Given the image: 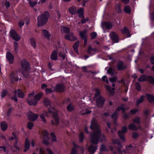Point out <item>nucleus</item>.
I'll return each instance as SVG.
<instances>
[{
	"instance_id": "nucleus-46",
	"label": "nucleus",
	"mask_w": 154,
	"mask_h": 154,
	"mask_svg": "<svg viewBox=\"0 0 154 154\" xmlns=\"http://www.w3.org/2000/svg\"><path fill=\"white\" fill-rule=\"evenodd\" d=\"M14 49L15 51L17 52L19 48L18 43L17 42H14Z\"/></svg>"
},
{
	"instance_id": "nucleus-58",
	"label": "nucleus",
	"mask_w": 154,
	"mask_h": 154,
	"mask_svg": "<svg viewBox=\"0 0 154 154\" xmlns=\"http://www.w3.org/2000/svg\"><path fill=\"white\" fill-rule=\"evenodd\" d=\"M139 136L138 134L136 132H134L132 134V137L134 139H136Z\"/></svg>"
},
{
	"instance_id": "nucleus-2",
	"label": "nucleus",
	"mask_w": 154,
	"mask_h": 154,
	"mask_svg": "<svg viewBox=\"0 0 154 154\" xmlns=\"http://www.w3.org/2000/svg\"><path fill=\"white\" fill-rule=\"evenodd\" d=\"M43 103L45 106L48 107V110L49 113L52 114L53 117L54 121L51 120V122L53 125H57L59 123V119L57 114V112L53 111L54 110V108L53 106L51 105V101L48 98H45L43 101Z\"/></svg>"
},
{
	"instance_id": "nucleus-43",
	"label": "nucleus",
	"mask_w": 154,
	"mask_h": 154,
	"mask_svg": "<svg viewBox=\"0 0 154 154\" xmlns=\"http://www.w3.org/2000/svg\"><path fill=\"white\" fill-rule=\"evenodd\" d=\"M42 133L43 137H45L46 139H49L50 138L48 136V133L46 130H43L42 131Z\"/></svg>"
},
{
	"instance_id": "nucleus-36",
	"label": "nucleus",
	"mask_w": 154,
	"mask_h": 154,
	"mask_svg": "<svg viewBox=\"0 0 154 154\" xmlns=\"http://www.w3.org/2000/svg\"><path fill=\"white\" fill-rule=\"evenodd\" d=\"M147 80L149 82L154 85V78L151 76H147Z\"/></svg>"
},
{
	"instance_id": "nucleus-64",
	"label": "nucleus",
	"mask_w": 154,
	"mask_h": 154,
	"mask_svg": "<svg viewBox=\"0 0 154 154\" xmlns=\"http://www.w3.org/2000/svg\"><path fill=\"white\" fill-rule=\"evenodd\" d=\"M110 82L114 83L116 82L117 80V78L116 77L111 78L109 79Z\"/></svg>"
},
{
	"instance_id": "nucleus-11",
	"label": "nucleus",
	"mask_w": 154,
	"mask_h": 154,
	"mask_svg": "<svg viewBox=\"0 0 154 154\" xmlns=\"http://www.w3.org/2000/svg\"><path fill=\"white\" fill-rule=\"evenodd\" d=\"M54 91L62 92L64 91L65 86L63 84H60L56 85L54 88Z\"/></svg>"
},
{
	"instance_id": "nucleus-34",
	"label": "nucleus",
	"mask_w": 154,
	"mask_h": 154,
	"mask_svg": "<svg viewBox=\"0 0 154 154\" xmlns=\"http://www.w3.org/2000/svg\"><path fill=\"white\" fill-rule=\"evenodd\" d=\"M67 109L68 112H72L74 109V106L72 103H69L67 106Z\"/></svg>"
},
{
	"instance_id": "nucleus-62",
	"label": "nucleus",
	"mask_w": 154,
	"mask_h": 154,
	"mask_svg": "<svg viewBox=\"0 0 154 154\" xmlns=\"http://www.w3.org/2000/svg\"><path fill=\"white\" fill-rule=\"evenodd\" d=\"M83 112H82V114L83 115L87 114L90 113L91 112V111H89L87 109H85L83 111Z\"/></svg>"
},
{
	"instance_id": "nucleus-19",
	"label": "nucleus",
	"mask_w": 154,
	"mask_h": 154,
	"mask_svg": "<svg viewBox=\"0 0 154 154\" xmlns=\"http://www.w3.org/2000/svg\"><path fill=\"white\" fill-rule=\"evenodd\" d=\"M105 88L106 90L112 96H113L114 94V91L115 89L114 88H112L111 87L108 85H106Z\"/></svg>"
},
{
	"instance_id": "nucleus-20",
	"label": "nucleus",
	"mask_w": 154,
	"mask_h": 154,
	"mask_svg": "<svg viewBox=\"0 0 154 154\" xmlns=\"http://www.w3.org/2000/svg\"><path fill=\"white\" fill-rule=\"evenodd\" d=\"M122 33L127 36V37H130L131 35L128 29L126 27H124L123 30L122 31Z\"/></svg>"
},
{
	"instance_id": "nucleus-37",
	"label": "nucleus",
	"mask_w": 154,
	"mask_h": 154,
	"mask_svg": "<svg viewBox=\"0 0 154 154\" xmlns=\"http://www.w3.org/2000/svg\"><path fill=\"white\" fill-rule=\"evenodd\" d=\"M115 8L117 12L119 13H121L122 12L121 9V6L120 4H117L116 5Z\"/></svg>"
},
{
	"instance_id": "nucleus-56",
	"label": "nucleus",
	"mask_w": 154,
	"mask_h": 154,
	"mask_svg": "<svg viewBox=\"0 0 154 154\" xmlns=\"http://www.w3.org/2000/svg\"><path fill=\"white\" fill-rule=\"evenodd\" d=\"M29 3L32 7H33L37 4V2H32L30 1L29 2Z\"/></svg>"
},
{
	"instance_id": "nucleus-52",
	"label": "nucleus",
	"mask_w": 154,
	"mask_h": 154,
	"mask_svg": "<svg viewBox=\"0 0 154 154\" xmlns=\"http://www.w3.org/2000/svg\"><path fill=\"white\" fill-rule=\"evenodd\" d=\"M124 106H125L124 104H122L120 106L117 107L116 109L115 112H117L118 111H120L122 110V109Z\"/></svg>"
},
{
	"instance_id": "nucleus-1",
	"label": "nucleus",
	"mask_w": 154,
	"mask_h": 154,
	"mask_svg": "<svg viewBox=\"0 0 154 154\" xmlns=\"http://www.w3.org/2000/svg\"><path fill=\"white\" fill-rule=\"evenodd\" d=\"M90 128L94 131L93 132L91 133L90 134L91 143L97 144L99 140L101 142L106 141V137L101 133L99 126L95 118H93L91 122Z\"/></svg>"
},
{
	"instance_id": "nucleus-35",
	"label": "nucleus",
	"mask_w": 154,
	"mask_h": 154,
	"mask_svg": "<svg viewBox=\"0 0 154 154\" xmlns=\"http://www.w3.org/2000/svg\"><path fill=\"white\" fill-rule=\"evenodd\" d=\"M42 32L46 38L48 39H50V37L51 36V35H50L48 32L45 29H43L42 30Z\"/></svg>"
},
{
	"instance_id": "nucleus-41",
	"label": "nucleus",
	"mask_w": 154,
	"mask_h": 154,
	"mask_svg": "<svg viewBox=\"0 0 154 154\" xmlns=\"http://www.w3.org/2000/svg\"><path fill=\"white\" fill-rule=\"evenodd\" d=\"M77 14H79V17H80L84 18V16L83 15V9L82 8H80L77 13Z\"/></svg>"
},
{
	"instance_id": "nucleus-54",
	"label": "nucleus",
	"mask_w": 154,
	"mask_h": 154,
	"mask_svg": "<svg viewBox=\"0 0 154 154\" xmlns=\"http://www.w3.org/2000/svg\"><path fill=\"white\" fill-rule=\"evenodd\" d=\"M97 34L95 32H93L91 33L90 36L91 37V39H92L95 38L97 36Z\"/></svg>"
},
{
	"instance_id": "nucleus-40",
	"label": "nucleus",
	"mask_w": 154,
	"mask_h": 154,
	"mask_svg": "<svg viewBox=\"0 0 154 154\" xmlns=\"http://www.w3.org/2000/svg\"><path fill=\"white\" fill-rule=\"evenodd\" d=\"M30 43L32 46L34 48H36V42L35 39L33 38H31L30 39Z\"/></svg>"
},
{
	"instance_id": "nucleus-10",
	"label": "nucleus",
	"mask_w": 154,
	"mask_h": 154,
	"mask_svg": "<svg viewBox=\"0 0 154 154\" xmlns=\"http://www.w3.org/2000/svg\"><path fill=\"white\" fill-rule=\"evenodd\" d=\"M127 65L124 64L123 61L119 60L118 63L116 68L118 70H123L127 68Z\"/></svg>"
},
{
	"instance_id": "nucleus-17",
	"label": "nucleus",
	"mask_w": 154,
	"mask_h": 154,
	"mask_svg": "<svg viewBox=\"0 0 154 154\" xmlns=\"http://www.w3.org/2000/svg\"><path fill=\"white\" fill-rule=\"evenodd\" d=\"M97 149V146L93 144L90 145L88 148V151L91 153L89 154H94Z\"/></svg>"
},
{
	"instance_id": "nucleus-38",
	"label": "nucleus",
	"mask_w": 154,
	"mask_h": 154,
	"mask_svg": "<svg viewBox=\"0 0 154 154\" xmlns=\"http://www.w3.org/2000/svg\"><path fill=\"white\" fill-rule=\"evenodd\" d=\"M96 93L95 94V95L93 98V100H95V99L99 97L100 96V91L98 89L96 88L95 89Z\"/></svg>"
},
{
	"instance_id": "nucleus-44",
	"label": "nucleus",
	"mask_w": 154,
	"mask_h": 154,
	"mask_svg": "<svg viewBox=\"0 0 154 154\" xmlns=\"http://www.w3.org/2000/svg\"><path fill=\"white\" fill-rule=\"evenodd\" d=\"M118 115V113L116 112H115L111 116V118L114 120V121H115L117 119Z\"/></svg>"
},
{
	"instance_id": "nucleus-61",
	"label": "nucleus",
	"mask_w": 154,
	"mask_h": 154,
	"mask_svg": "<svg viewBox=\"0 0 154 154\" xmlns=\"http://www.w3.org/2000/svg\"><path fill=\"white\" fill-rule=\"evenodd\" d=\"M102 80L104 82H105L106 83H109V81L107 78V77L106 75H104L102 78Z\"/></svg>"
},
{
	"instance_id": "nucleus-15",
	"label": "nucleus",
	"mask_w": 154,
	"mask_h": 154,
	"mask_svg": "<svg viewBox=\"0 0 154 154\" xmlns=\"http://www.w3.org/2000/svg\"><path fill=\"white\" fill-rule=\"evenodd\" d=\"M122 147H119L118 148H116V146L114 147V148L115 149H116V150H115V149H114L113 147L109 146V148L110 149V150L113 152L114 154H116L117 153V151H118L119 154H123L121 150V149Z\"/></svg>"
},
{
	"instance_id": "nucleus-53",
	"label": "nucleus",
	"mask_w": 154,
	"mask_h": 154,
	"mask_svg": "<svg viewBox=\"0 0 154 154\" xmlns=\"http://www.w3.org/2000/svg\"><path fill=\"white\" fill-rule=\"evenodd\" d=\"M49 139H46L45 137H44L43 140V143L46 145L49 144V143L48 140Z\"/></svg>"
},
{
	"instance_id": "nucleus-50",
	"label": "nucleus",
	"mask_w": 154,
	"mask_h": 154,
	"mask_svg": "<svg viewBox=\"0 0 154 154\" xmlns=\"http://www.w3.org/2000/svg\"><path fill=\"white\" fill-rule=\"evenodd\" d=\"M7 93V91L6 90L4 89L3 90L1 93V97L2 98L6 96Z\"/></svg>"
},
{
	"instance_id": "nucleus-18",
	"label": "nucleus",
	"mask_w": 154,
	"mask_h": 154,
	"mask_svg": "<svg viewBox=\"0 0 154 154\" xmlns=\"http://www.w3.org/2000/svg\"><path fill=\"white\" fill-rule=\"evenodd\" d=\"M112 143L116 145V146H114H114H116L117 148L122 147V146L121 145L120 142L118 139H112Z\"/></svg>"
},
{
	"instance_id": "nucleus-8",
	"label": "nucleus",
	"mask_w": 154,
	"mask_h": 154,
	"mask_svg": "<svg viewBox=\"0 0 154 154\" xmlns=\"http://www.w3.org/2000/svg\"><path fill=\"white\" fill-rule=\"evenodd\" d=\"M127 132V128L125 127H123L121 131H119L118 134L120 139H122L124 142L125 141V139L124 134Z\"/></svg>"
},
{
	"instance_id": "nucleus-42",
	"label": "nucleus",
	"mask_w": 154,
	"mask_h": 154,
	"mask_svg": "<svg viewBox=\"0 0 154 154\" xmlns=\"http://www.w3.org/2000/svg\"><path fill=\"white\" fill-rule=\"evenodd\" d=\"M140 119L139 117H136L134 119H132V121L133 122L137 123L138 125H140Z\"/></svg>"
},
{
	"instance_id": "nucleus-16",
	"label": "nucleus",
	"mask_w": 154,
	"mask_h": 154,
	"mask_svg": "<svg viewBox=\"0 0 154 154\" xmlns=\"http://www.w3.org/2000/svg\"><path fill=\"white\" fill-rule=\"evenodd\" d=\"M110 35L113 41L115 43H117L119 42L118 36L116 33L114 32H111Z\"/></svg>"
},
{
	"instance_id": "nucleus-23",
	"label": "nucleus",
	"mask_w": 154,
	"mask_h": 154,
	"mask_svg": "<svg viewBox=\"0 0 154 154\" xmlns=\"http://www.w3.org/2000/svg\"><path fill=\"white\" fill-rule=\"evenodd\" d=\"M146 99L149 102H154V96L153 95L148 94H146Z\"/></svg>"
},
{
	"instance_id": "nucleus-22",
	"label": "nucleus",
	"mask_w": 154,
	"mask_h": 154,
	"mask_svg": "<svg viewBox=\"0 0 154 154\" xmlns=\"http://www.w3.org/2000/svg\"><path fill=\"white\" fill-rule=\"evenodd\" d=\"M30 146V142L28 139L26 138L25 143V148L23 150L24 152H26L29 148Z\"/></svg>"
},
{
	"instance_id": "nucleus-6",
	"label": "nucleus",
	"mask_w": 154,
	"mask_h": 154,
	"mask_svg": "<svg viewBox=\"0 0 154 154\" xmlns=\"http://www.w3.org/2000/svg\"><path fill=\"white\" fill-rule=\"evenodd\" d=\"M95 100H96V106L99 108L103 107L104 103L106 101L105 98L102 96H100L96 98Z\"/></svg>"
},
{
	"instance_id": "nucleus-3",
	"label": "nucleus",
	"mask_w": 154,
	"mask_h": 154,
	"mask_svg": "<svg viewBox=\"0 0 154 154\" xmlns=\"http://www.w3.org/2000/svg\"><path fill=\"white\" fill-rule=\"evenodd\" d=\"M20 67L19 69L20 72H21L23 76L28 79L29 77V62L25 59L21 60L20 62Z\"/></svg>"
},
{
	"instance_id": "nucleus-7",
	"label": "nucleus",
	"mask_w": 154,
	"mask_h": 154,
	"mask_svg": "<svg viewBox=\"0 0 154 154\" xmlns=\"http://www.w3.org/2000/svg\"><path fill=\"white\" fill-rule=\"evenodd\" d=\"M64 38L65 39L71 41H75L77 39V38L75 36L73 33L72 32L66 34L64 36Z\"/></svg>"
},
{
	"instance_id": "nucleus-12",
	"label": "nucleus",
	"mask_w": 154,
	"mask_h": 154,
	"mask_svg": "<svg viewBox=\"0 0 154 154\" xmlns=\"http://www.w3.org/2000/svg\"><path fill=\"white\" fill-rule=\"evenodd\" d=\"M7 59L10 64H13L14 61V57L12 54L10 52H8L6 53Z\"/></svg>"
},
{
	"instance_id": "nucleus-21",
	"label": "nucleus",
	"mask_w": 154,
	"mask_h": 154,
	"mask_svg": "<svg viewBox=\"0 0 154 154\" xmlns=\"http://www.w3.org/2000/svg\"><path fill=\"white\" fill-rule=\"evenodd\" d=\"M14 93L15 94H17L18 97L23 98L24 96V93L20 89H18L17 90L14 91Z\"/></svg>"
},
{
	"instance_id": "nucleus-25",
	"label": "nucleus",
	"mask_w": 154,
	"mask_h": 154,
	"mask_svg": "<svg viewBox=\"0 0 154 154\" xmlns=\"http://www.w3.org/2000/svg\"><path fill=\"white\" fill-rule=\"evenodd\" d=\"M87 30L86 29H84L83 31L79 32L81 38L82 39L87 38Z\"/></svg>"
},
{
	"instance_id": "nucleus-59",
	"label": "nucleus",
	"mask_w": 154,
	"mask_h": 154,
	"mask_svg": "<svg viewBox=\"0 0 154 154\" xmlns=\"http://www.w3.org/2000/svg\"><path fill=\"white\" fill-rule=\"evenodd\" d=\"M45 93L46 94H48L49 93H51L53 92V91L51 89L46 88L45 90Z\"/></svg>"
},
{
	"instance_id": "nucleus-5",
	"label": "nucleus",
	"mask_w": 154,
	"mask_h": 154,
	"mask_svg": "<svg viewBox=\"0 0 154 154\" xmlns=\"http://www.w3.org/2000/svg\"><path fill=\"white\" fill-rule=\"evenodd\" d=\"M49 17V14L47 11H45L38 16L37 18L38 27L45 25L47 23Z\"/></svg>"
},
{
	"instance_id": "nucleus-49",
	"label": "nucleus",
	"mask_w": 154,
	"mask_h": 154,
	"mask_svg": "<svg viewBox=\"0 0 154 154\" xmlns=\"http://www.w3.org/2000/svg\"><path fill=\"white\" fill-rule=\"evenodd\" d=\"M58 56L64 60L65 58L66 55L64 53H63L61 52H60L58 53Z\"/></svg>"
},
{
	"instance_id": "nucleus-55",
	"label": "nucleus",
	"mask_w": 154,
	"mask_h": 154,
	"mask_svg": "<svg viewBox=\"0 0 154 154\" xmlns=\"http://www.w3.org/2000/svg\"><path fill=\"white\" fill-rule=\"evenodd\" d=\"M10 77L13 79V80H14L15 81H18V78L17 77H14V74L13 73H11L10 75Z\"/></svg>"
},
{
	"instance_id": "nucleus-33",
	"label": "nucleus",
	"mask_w": 154,
	"mask_h": 154,
	"mask_svg": "<svg viewBox=\"0 0 154 154\" xmlns=\"http://www.w3.org/2000/svg\"><path fill=\"white\" fill-rule=\"evenodd\" d=\"M147 79V77L145 75H142L138 79V81L139 82H143L146 81Z\"/></svg>"
},
{
	"instance_id": "nucleus-24",
	"label": "nucleus",
	"mask_w": 154,
	"mask_h": 154,
	"mask_svg": "<svg viewBox=\"0 0 154 154\" xmlns=\"http://www.w3.org/2000/svg\"><path fill=\"white\" fill-rule=\"evenodd\" d=\"M50 58L51 59L53 60H56L57 59V52L55 50H54L52 53Z\"/></svg>"
},
{
	"instance_id": "nucleus-9",
	"label": "nucleus",
	"mask_w": 154,
	"mask_h": 154,
	"mask_svg": "<svg viewBox=\"0 0 154 154\" xmlns=\"http://www.w3.org/2000/svg\"><path fill=\"white\" fill-rule=\"evenodd\" d=\"M10 35L11 37L16 41L19 40L20 38L16 32L14 30H11L10 32Z\"/></svg>"
},
{
	"instance_id": "nucleus-27",
	"label": "nucleus",
	"mask_w": 154,
	"mask_h": 154,
	"mask_svg": "<svg viewBox=\"0 0 154 154\" xmlns=\"http://www.w3.org/2000/svg\"><path fill=\"white\" fill-rule=\"evenodd\" d=\"M79 41H77L73 45V47L75 52L78 54H79L78 51V47L79 45Z\"/></svg>"
},
{
	"instance_id": "nucleus-28",
	"label": "nucleus",
	"mask_w": 154,
	"mask_h": 154,
	"mask_svg": "<svg viewBox=\"0 0 154 154\" xmlns=\"http://www.w3.org/2000/svg\"><path fill=\"white\" fill-rule=\"evenodd\" d=\"M1 126L2 130L3 131H6L8 128V125L6 122L3 121L1 123Z\"/></svg>"
},
{
	"instance_id": "nucleus-13",
	"label": "nucleus",
	"mask_w": 154,
	"mask_h": 154,
	"mask_svg": "<svg viewBox=\"0 0 154 154\" xmlns=\"http://www.w3.org/2000/svg\"><path fill=\"white\" fill-rule=\"evenodd\" d=\"M28 119L29 120L35 121L38 117V114H34L31 112H29L28 113Z\"/></svg>"
},
{
	"instance_id": "nucleus-26",
	"label": "nucleus",
	"mask_w": 154,
	"mask_h": 154,
	"mask_svg": "<svg viewBox=\"0 0 154 154\" xmlns=\"http://www.w3.org/2000/svg\"><path fill=\"white\" fill-rule=\"evenodd\" d=\"M61 32H63L64 33L67 34L70 31V29L68 27L65 26H61Z\"/></svg>"
},
{
	"instance_id": "nucleus-30",
	"label": "nucleus",
	"mask_w": 154,
	"mask_h": 154,
	"mask_svg": "<svg viewBox=\"0 0 154 154\" xmlns=\"http://www.w3.org/2000/svg\"><path fill=\"white\" fill-rule=\"evenodd\" d=\"M125 12L126 14H130L131 13V8L128 5H126L124 8Z\"/></svg>"
},
{
	"instance_id": "nucleus-29",
	"label": "nucleus",
	"mask_w": 154,
	"mask_h": 154,
	"mask_svg": "<svg viewBox=\"0 0 154 154\" xmlns=\"http://www.w3.org/2000/svg\"><path fill=\"white\" fill-rule=\"evenodd\" d=\"M44 116L48 117V114L47 112L44 111L43 113L40 116V117L42 119V121L45 122H46V120L44 117Z\"/></svg>"
},
{
	"instance_id": "nucleus-63",
	"label": "nucleus",
	"mask_w": 154,
	"mask_h": 154,
	"mask_svg": "<svg viewBox=\"0 0 154 154\" xmlns=\"http://www.w3.org/2000/svg\"><path fill=\"white\" fill-rule=\"evenodd\" d=\"M77 151L75 147L73 148L71 151L70 154H76Z\"/></svg>"
},
{
	"instance_id": "nucleus-39",
	"label": "nucleus",
	"mask_w": 154,
	"mask_h": 154,
	"mask_svg": "<svg viewBox=\"0 0 154 154\" xmlns=\"http://www.w3.org/2000/svg\"><path fill=\"white\" fill-rule=\"evenodd\" d=\"M145 97V96L144 95L141 96L140 98L137 99V104L138 106V105L141 103L143 101V99Z\"/></svg>"
},
{
	"instance_id": "nucleus-45",
	"label": "nucleus",
	"mask_w": 154,
	"mask_h": 154,
	"mask_svg": "<svg viewBox=\"0 0 154 154\" xmlns=\"http://www.w3.org/2000/svg\"><path fill=\"white\" fill-rule=\"evenodd\" d=\"M107 72L111 75L112 76L114 74V69L110 67H109V69L107 70Z\"/></svg>"
},
{
	"instance_id": "nucleus-14",
	"label": "nucleus",
	"mask_w": 154,
	"mask_h": 154,
	"mask_svg": "<svg viewBox=\"0 0 154 154\" xmlns=\"http://www.w3.org/2000/svg\"><path fill=\"white\" fill-rule=\"evenodd\" d=\"M101 27L103 28L110 29L112 28V25L111 23L107 22H104L102 23Z\"/></svg>"
},
{
	"instance_id": "nucleus-31",
	"label": "nucleus",
	"mask_w": 154,
	"mask_h": 154,
	"mask_svg": "<svg viewBox=\"0 0 154 154\" xmlns=\"http://www.w3.org/2000/svg\"><path fill=\"white\" fill-rule=\"evenodd\" d=\"M69 11L72 14H75L76 12V8L75 6H72L69 8Z\"/></svg>"
},
{
	"instance_id": "nucleus-60",
	"label": "nucleus",
	"mask_w": 154,
	"mask_h": 154,
	"mask_svg": "<svg viewBox=\"0 0 154 154\" xmlns=\"http://www.w3.org/2000/svg\"><path fill=\"white\" fill-rule=\"evenodd\" d=\"M92 51V48L91 46H89L87 50V52L89 54H91V52Z\"/></svg>"
},
{
	"instance_id": "nucleus-32",
	"label": "nucleus",
	"mask_w": 154,
	"mask_h": 154,
	"mask_svg": "<svg viewBox=\"0 0 154 154\" xmlns=\"http://www.w3.org/2000/svg\"><path fill=\"white\" fill-rule=\"evenodd\" d=\"M128 128L131 130L137 131L138 130V128L133 123L129 125Z\"/></svg>"
},
{
	"instance_id": "nucleus-47",
	"label": "nucleus",
	"mask_w": 154,
	"mask_h": 154,
	"mask_svg": "<svg viewBox=\"0 0 154 154\" xmlns=\"http://www.w3.org/2000/svg\"><path fill=\"white\" fill-rule=\"evenodd\" d=\"M136 89L138 91H140L141 90V88L140 84L138 82H136L135 84Z\"/></svg>"
},
{
	"instance_id": "nucleus-4",
	"label": "nucleus",
	"mask_w": 154,
	"mask_h": 154,
	"mask_svg": "<svg viewBox=\"0 0 154 154\" xmlns=\"http://www.w3.org/2000/svg\"><path fill=\"white\" fill-rule=\"evenodd\" d=\"M35 94L34 92L33 91L28 94L27 100L29 105L36 106L37 104V102L41 99L42 96V93H40L33 97Z\"/></svg>"
},
{
	"instance_id": "nucleus-57",
	"label": "nucleus",
	"mask_w": 154,
	"mask_h": 154,
	"mask_svg": "<svg viewBox=\"0 0 154 154\" xmlns=\"http://www.w3.org/2000/svg\"><path fill=\"white\" fill-rule=\"evenodd\" d=\"M33 126V124L32 122H29L27 124V127L29 129H31Z\"/></svg>"
},
{
	"instance_id": "nucleus-51",
	"label": "nucleus",
	"mask_w": 154,
	"mask_h": 154,
	"mask_svg": "<svg viewBox=\"0 0 154 154\" xmlns=\"http://www.w3.org/2000/svg\"><path fill=\"white\" fill-rule=\"evenodd\" d=\"M50 135L51 137V140H52V141H53V142L56 141L57 140L56 139V137L54 134V133L53 132H52L51 133Z\"/></svg>"
},
{
	"instance_id": "nucleus-48",
	"label": "nucleus",
	"mask_w": 154,
	"mask_h": 154,
	"mask_svg": "<svg viewBox=\"0 0 154 154\" xmlns=\"http://www.w3.org/2000/svg\"><path fill=\"white\" fill-rule=\"evenodd\" d=\"M84 135L83 133L82 132L80 133L79 136V141L80 142H83L84 140Z\"/></svg>"
}]
</instances>
